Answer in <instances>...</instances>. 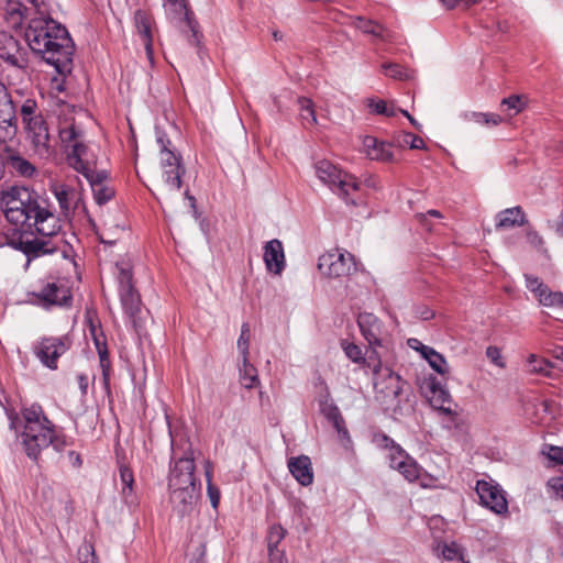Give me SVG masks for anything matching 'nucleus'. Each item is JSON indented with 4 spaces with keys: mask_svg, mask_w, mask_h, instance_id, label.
Returning a JSON list of instances; mask_svg holds the SVG:
<instances>
[{
    "mask_svg": "<svg viewBox=\"0 0 563 563\" xmlns=\"http://www.w3.org/2000/svg\"><path fill=\"white\" fill-rule=\"evenodd\" d=\"M475 489L484 507L496 515L505 516L508 514L506 493L498 484L482 479L477 481Z\"/></svg>",
    "mask_w": 563,
    "mask_h": 563,
    "instance_id": "15",
    "label": "nucleus"
},
{
    "mask_svg": "<svg viewBox=\"0 0 563 563\" xmlns=\"http://www.w3.org/2000/svg\"><path fill=\"white\" fill-rule=\"evenodd\" d=\"M285 529L282 526L275 525L271 527L268 532V552L272 550H278L277 545L278 543L284 539L285 537Z\"/></svg>",
    "mask_w": 563,
    "mask_h": 563,
    "instance_id": "48",
    "label": "nucleus"
},
{
    "mask_svg": "<svg viewBox=\"0 0 563 563\" xmlns=\"http://www.w3.org/2000/svg\"><path fill=\"white\" fill-rule=\"evenodd\" d=\"M429 402L442 416V424L449 430L463 433L465 422L457 413V405L453 401L450 391L435 378L430 380Z\"/></svg>",
    "mask_w": 563,
    "mask_h": 563,
    "instance_id": "9",
    "label": "nucleus"
},
{
    "mask_svg": "<svg viewBox=\"0 0 563 563\" xmlns=\"http://www.w3.org/2000/svg\"><path fill=\"white\" fill-rule=\"evenodd\" d=\"M433 316H434L433 311H431L430 309H427V308L420 312V318L423 320H429V319L433 318Z\"/></svg>",
    "mask_w": 563,
    "mask_h": 563,
    "instance_id": "62",
    "label": "nucleus"
},
{
    "mask_svg": "<svg viewBox=\"0 0 563 563\" xmlns=\"http://www.w3.org/2000/svg\"><path fill=\"white\" fill-rule=\"evenodd\" d=\"M156 142L159 147V166L162 169V179L164 194L177 192L183 185L185 167L181 163V156L173 151L170 141L161 131L156 132Z\"/></svg>",
    "mask_w": 563,
    "mask_h": 563,
    "instance_id": "7",
    "label": "nucleus"
},
{
    "mask_svg": "<svg viewBox=\"0 0 563 563\" xmlns=\"http://www.w3.org/2000/svg\"><path fill=\"white\" fill-rule=\"evenodd\" d=\"M33 152L41 158H48L53 154L47 124L44 118L24 125Z\"/></svg>",
    "mask_w": 563,
    "mask_h": 563,
    "instance_id": "17",
    "label": "nucleus"
},
{
    "mask_svg": "<svg viewBox=\"0 0 563 563\" xmlns=\"http://www.w3.org/2000/svg\"><path fill=\"white\" fill-rule=\"evenodd\" d=\"M263 261L268 273L282 275L286 266V258L283 243L273 239L264 244Z\"/></svg>",
    "mask_w": 563,
    "mask_h": 563,
    "instance_id": "19",
    "label": "nucleus"
},
{
    "mask_svg": "<svg viewBox=\"0 0 563 563\" xmlns=\"http://www.w3.org/2000/svg\"><path fill=\"white\" fill-rule=\"evenodd\" d=\"M400 111H401V113H402L405 117H407V118H408L409 122H410V123H411V124H412L417 130H420L421 124H420V123H419V122H418L413 117H411V115L408 113V111H406V110H400Z\"/></svg>",
    "mask_w": 563,
    "mask_h": 563,
    "instance_id": "59",
    "label": "nucleus"
},
{
    "mask_svg": "<svg viewBox=\"0 0 563 563\" xmlns=\"http://www.w3.org/2000/svg\"><path fill=\"white\" fill-rule=\"evenodd\" d=\"M90 334H91V338L93 340L95 338H98L99 335H101L103 333L95 324L90 323Z\"/></svg>",
    "mask_w": 563,
    "mask_h": 563,
    "instance_id": "63",
    "label": "nucleus"
},
{
    "mask_svg": "<svg viewBox=\"0 0 563 563\" xmlns=\"http://www.w3.org/2000/svg\"><path fill=\"white\" fill-rule=\"evenodd\" d=\"M16 130L15 109L11 110L9 118L2 117V111H0V142L5 143L12 140L16 134Z\"/></svg>",
    "mask_w": 563,
    "mask_h": 563,
    "instance_id": "33",
    "label": "nucleus"
},
{
    "mask_svg": "<svg viewBox=\"0 0 563 563\" xmlns=\"http://www.w3.org/2000/svg\"><path fill=\"white\" fill-rule=\"evenodd\" d=\"M211 476H212L211 465L208 462L206 465V477L208 481V494H209L212 506L216 508L219 504L220 496H219V490L211 485Z\"/></svg>",
    "mask_w": 563,
    "mask_h": 563,
    "instance_id": "52",
    "label": "nucleus"
},
{
    "mask_svg": "<svg viewBox=\"0 0 563 563\" xmlns=\"http://www.w3.org/2000/svg\"><path fill=\"white\" fill-rule=\"evenodd\" d=\"M30 301L33 305L49 308L52 306H67L71 300L70 291L63 285L47 283L38 290L29 294Z\"/></svg>",
    "mask_w": 563,
    "mask_h": 563,
    "instance_id": "16",
    "label": "nucleus"
},
{
    "mask_svg": "<svg viewBox=\"0 0 563 563\" xmlns=\"http://www.w3.org/2000/svg\"><path fill=\"white\" fill-rule=\"evenodd\" d=\"M318 269L325 277L342 278L356 272V263L351 253L334 249L319 257Z\"/></svg>",
    "mask_w": 563,
    "mask_h": 563,
    "instance_id": "12",
    "label": "nucleus"
},
{
    "mask_svg": "<svg viewBox=\"0 0 563 563\" xmlns=\"http://www.w3.org/2000/svg\"><path fill=\"white\" fill-rule=\"evenodd\" d=\"M200 484L195 477V462L191 455L176 459L168 476L169 499L179 515L192 510L198 498Z\"/></svg>",
    "mask_w": 563,
    "mask_h": 563,
    "instance_id": "4",
    "label": "nucleus"
},
{
    "mask_svg": "<svg viewBox=\"0 0 563 563\" xmlns=\"http://www.w3.org/2000/svg\"><path fill=\"white\" fill-rule=\"evenodd\" d=\"M500 106L506 108V110H512V114H517L525 109L526 103L520 96L514 95L503 99Z\"/></svg>",
    "mask_w": 563,
    "mask_h": 563,
    "instance_id": "49",
    "label": "nucleus"
},
{
    "mask_svg": "<svg viewBox=\"0 0 563 563\" xmlns=\"http://www.w3.org/2000/svg\"><path fill=\"white\" fill-rule=\"evenodd\" d=\"M34 229L32 230H22L18 234L12 235L8 243L15 250L21 251L26 257L27 261H32L40 256L51 254L55 252L56 247L52 244L49 238L41 235V238L34 236Z\"/></svg>",
    "mask_w": 563,
    "mask_h": 563,
    "instance_id": "13",
    "label": "nucleus"
},
{
    "mask_svg": "<svg viewBox=\"0 0 563 563\" xmlns=\"http://www.w3.org/2000/svg\"><path fill=\"white\" fill-rule=\"evenodd\" d=\"M163 7L170 22L177 23L186 21L187 24L192 27L186 0H164Z\"/></svg>",
    "mask_w": 563,
    "mask_h": 563,
    "instance_id": "30",
    "label": "nucleus"
},
{
    "mask_svg": "<svg viewBox=\"0 0 563 563\" xmlns=\"http://www.w3.org/2000/svg\"><path fill=\"white\" fill-rule=\"evenodd\" d=\"M68 455H69V459L73 461L74 465H77V466L81 465V459L78 453L70 451Z\"/></svg>",
    "mask_w": 563,
    "mask_h": 563,
    "instance_id": "61",
    "label": "nucleus"
},
{
    "mask_svg": "<svg viewBox=\"0 0 563 563\" xmlns=\"http://www.w3.org/2000/svg\"><path fill=\"white\" fill-rule=\"evenodd\" d=\"M269 563H288L284 553L279 550L269 551Z\"/></svg>",
    "mask_w": 563,
    "mask_h": 563,
    "instance_id": "56",
    "label": "nucleus"
},
{
    "mask_svg": "<svg viewBox=\"0 0 563 563\" xmlns=\"http://www.w3.org/2000/svg\"><path fill=\"white\" fill-rule=\"evenodd\" d=\"M409 345L417 350L428 362L430 367L438 374L444 376L449 373V365L443 355L438 353L433 347L420 343L417 339H410Z\"/></svg>",
    "mask_w": 563,
    "mask_h": 563,
    "instance_id": "23",
    "label": "nucleus"
},
{
    "mask_svg": "<svg viewBox=\"0 0 563 563\" xmlns=\"http://www.w3.org/2000/svg\"><path fill=\"white\" fill-rule=\"evenodd\" d=\"M299 118L303 126L318 124L314 104L311 99L306 97L298 98Z\"/></svg>",
    "mask_w": 563,
    "mask_h": 563,
    "instance_id": "32",
    "label": "nucleus"
},
{
    "mask_svg": "<svg viewBox=\"0 0 563 563\" xmlns=\"http://www.w3.org/2000/svg\"><path fill=\"white\" fill-rule=\"evenodd\" d=\"M357 324L362 335L371 346V352L376 351L375 347L383 346L386 336V330L383 322L371 312H362L357 317Z\"/></svg>",
    "mask_w": 563,
    "mask_h": 563,
    "instance_id": "18",
    "label": "nucleus"
},
{
    "mask_svg": "<svg viewBox=\"0 0 563 563\" xmlns=\"http://www.w3.org/2000/svg\"><path fill=\"white\" fill-rule=\"evenodd\" d=\"M446 9H454L460 5V0H440Z\"/></svg>",
    "mask_w": 563,
    "mask_h": 563,
    "instance_id": "60",
    "label": "nucleus"
},
{
    "mask_svg": "<svg viewBox=\"0 0 563 563\" xmlns=\"http://www.w3.org/2000/svg\"><path fill=\"white\" fill-rule=\"evenodd\" d=\"M540 305L543 307L550 308L555 312H563V294L560 291H551L549 287L545 288V291L539 294L537 298Z\"/></svg>",
    "mask_w": 563,
    "mask_h": 563,
    "instance_id": "34",
    "label": "nucleus"
},
{
    "mask_svg": "<svg viewBox=\"0 0 563 563\" xmlns=\"http://www.w3.org/2000/svg\"><path fill=\"white\" fill-rule=\"evenodd\" d=\"M20 113L24 125L43 118L34 99H26L21 106Z\"/></svg>",
    "mask_w": 563,
    "mask_h": 563,
    "instance_id": "40",
    "label": "nucleus"
},
{
    "mask_svg": "<svg viewBox=\"0 0 563 563\" xmlns=\"http://www.w3.org/2000/svg\"><path fill=\"white\" fill-rule=\"evenodd\" d=\"M80 563H98L95 549L91 544L85 543L78 550Z\"/></svg>",
    "mask_w": 563,
    "mask_h": 563,
    "instance_id": "50",
    "label": "nucleus"
},
{
    "mask_svg": "<svg viewBox=\"0 0 563 563\" xmlns=\"http://www.w3.org/2000/svg\"><path fill=\"white\" fill-rule=\"evenodd\" d=\"M30 48L58 74L70 71L74 43L66 27L48 16H36L30 21L25 32Z\"/></svg>",
    "mask_w": 563,
    "mask_h": 563,
    "instance_id": "2",
    "label": "nucleus"
},
{
    "mask_svg": "<svg viewBox=\"0 0 563 563\" xmlns=\"http://www.w3.org/2000/svg\"><path fill=\"white\" fill-rule=\"evenodd\" d=\"M0 205L5 219L22 230L34 229L38 235L54 236L62 228L53 202L27 187L2 191Z\"/></svg>",
    "mask_w": 563,
    "mask_h": 563,
    "instance_id": "1",
    "label": "nucleus"
},
{
    "mask_svg": "<svg viewBox=\"0 0 563 563\" xmlns=\"http://www.w3.org/2000/svg\"><path fill=\"white\" fill-rule=\"evenodd\" d=\"M342 349L345 355L353 362L357 364H363L367 366L368 356L365 357L362 349L355 343L342 342Z\"/></svg>",
    "mask_w": 563,
    "mask_h": 563,
    "instance_id": "41",
    "label": "nucleus"
},
{
    "mask_svg": "<svg viewBox=\"0 0 563 563\" xmlns=\"http://www.w3.org/2000/svg\"><path fill=\"white\" fill-rule=\"evenodd\" d=\"M382 68L384 70V74L393 79L407 80L411 78V71L407 68L401 67L398 64H384Z\"/></svg>",
    "mask_w": 563,
    "mask_h": 563,
    "instance_id": "43",
    "label": "nucleus"
},
{
    "mask_svg": "<svg viewBox=\"0 0 563 563\" xmlns=\"http://www.w3.org/2000/svg\"><path fill=\"white\" fill-rule=\"evenodd\" d=\"M88 180L95 201L102 206L114 197V189L107 184L108 174L106 170H96L85 176Z\"/></svg>",
    "mask_w": 563,
    "mask_h": 563,
    "instance_id": "20",
    "label": "nucleus"
},
{
    "mask_svg": "<svg viewBox=\"0 0 563 563\" xmlns=\"http://www.w3.org/2000/svg\"><path fill=\"white\" fill-rule=\"evenodd\" d=\"M486 355L496 366L504 368L505 362L503 361V356L500 350L496 346H489L486 350Z\"/></svg>",
    "mask_w": 563,
    "mask_h": 563,
    "instance_id": "55",
    "label": "nucleus"
},
{
    "mask_svg": "<svg viewBox=\"0 0 563 563\" xmlns=\"http://www.w3.org/2000/svg\"><path fill=\"white\" fill-rule=\"evenodd\" d=\"M353 24L357 30H360L366 34H371L382 41H385V42L393 41L391 32L389 30L385 29L383 25H380L372 20H366L361 16H357V18H355Z\"/></svg>",
    "mask_w": 563,
    "mask_h": 563,
    "instance_id": "31",
    "label": "nucleus"
},
{
    "mask_svg": "<svg viewBox=\"0 0 563 563\" xmlns=\"http://www.w3.org/2000/svg\"><path fill=\"white\" fill-rule=\"evenodd\" d=\"M21 422L23 430L19 439L23 451L32 460H37L48 446L62 452L69 444L63 431L46 417L38 404L22 409Z\"/></svg>",
    "mask_w": 563,
    "mask_h": 563,
    "instance_id": "3",
    "label": "nucleus"
},
{
    "mask_svg": "<svg viewBox=\"0 0 563 563\" xmlns=\"http://www.w3.org/2000/svg\"><path fill=\"white\" fill-rule=\"evenodd\" d=\"M288 470L300 485L309 486L312 484L313 470L309 456L300 455L289 459Z\"/></svg>",
    "mask_w": 563,
    "mask_h": 563,
    "instance_id": "26",
    "label": "nucleus"
},
{
    "mask_svg": "<svg viewBox=\"0 0 563 563\" xmlns=\"http://www.w3.org/2000/svg\"><path fill=\"white\" fill-rule=\"evenodd\" d=\"M542 453L547 455L550 461L556 464H563V449L553 445H545Z\"/></svg>",
    "mask_w": 563,
    "mask_h": 563,
    "instance_id": "53",
    "label": "nucleus"
},
{
    "mask_svg": "<svg viewBox=\"0 0 563 563\" xmlns=\"http://www.w3.org/2000/svg\"><path fill=\"white\" fill-rule=\"evenodd\" d=\"M401 143L409 145L413 150H421L426 146L424 141L412 133H404Z\"/></svg>",
    "mask_w": 563,
    "mask_h": 563,
    "instance_id": "54",
    "label": "nucleus"
},
{
    "mask_svg": "<svg viewBox=\"0 0 563 563\" xmlns=\"http://www.w3.org/2000/svg\"><path fill=\"white\" fill-rule=\"evenodd\" d=\"M317 177L327 185L335 195L345 200L346 203L356 205V195L361 185L354 176L340 169L336 165L327 159L316 163Z\"/></svg>",
    "mask_w": 563,
    "mask_h": 563,
    "instance_id": "6",
    "label": "nucleus"
},
{
    "mask_svg": "<svg viewBox=\"0 0 563 563\" xmlns=\"http://www.w3.org/2000/svg\"><path fill=\"white\" fill-rule=\"evenodd\" d=\"M12 109H15L12 98L5 85L0 82V111H2V117L9 118Z\"/></svg>",
    "mask_w": 563,
    "mask_h": 563,
    "instance_id": "47",
    "label": "nucleus"
},
{
    "mask_svg": "<svg viewBox=\"0 0 563 563\" xmlns=\"http://www.w3.org/2000/svg\"><path fill=\"white\" fill-rule=\"evenodd\" d=\"M320 412L332 423L342 439L350 441L349 431L345 427V421L340 412L338 406L330 399V394H327L319 400Z\"/></svg>",
    "mask_w": 563,
    "mask_h": 563,
    "instance_id": "22",
    "label": "nucleus"
},
{
    "mask_svg": "<svg viewBox=\"0 0 563 563\" xmlns=\"http://www.w3.org/2000/svg\"><path fill=\"white\" fill-rule=\"evenodd\" d=\"M438 551L446 561L468 563V561L465 560L464 549L456 542L439 544Z\"/></svg>",
    "mask_w": 563,
    "mask_h": 563,
    "instance_id": "36",
    "label": "nucleus"
},
{
    "mask_svg": "<svg viewBox=\"0 0 563 563\" xmlns=\"http://www.w3.org/2000/svg\"><path fill=\"white\" fill-rule=\"evenodd\" d=\"M115 268L121 305L126 314L134 317L141 310V298L133 284L132 262L124 257L117 262Z\"/></svg>",
    "mask_w": 563,
    "mask_h": 563,
    "instance_id": "11",
    "label": "nucleus"
},
{
    "mask_svg": "<svg viewBox=\"0 0 563 563\" xmlns=\"http://www.w3.org/2000/svg\"><path fill=\"white\" fill-rule=\"evenodd\" d=\"M51 190L65 216H68L71 210L77 208L79 195L75 188L65 184L54 183L51 185Z\"/></svg>",
    "mask_w": 563,
    "mask_h": 563,
    "instance_id": "24",
    "label": "nucleus"
},
{
    "mask_svg": "<svg viewBox=\"0 0 563 563\" xmlns=\"http://www.w3.org/2000/svg\"><path fill=\"white\" fill-rule=\"evenodd\" d=\"M528 372L533 374H542L551 376L550 369L553 364L545 358L539 357L536 354H530L527 361Z\"/></svg>",
    "mask_w": 563,
    "mask_h": 563,
    "instance_id": "39",
    "label": "nucleus"
},
{
    "mask_svg": "<svg viewBox=\"0 0 563 563\" xmlns=\"http://www.w3.org/2000/svg\"><path fill=\"white\" fill-rule=\"evenodd\" d=\"M367 107L371 109L372 112L376 114H382L386 117H394L396 114V109L393 104H387L386 101L380 99H367Z\"/></svg>",
    "mask_w": 563,
    "mask_h": 563,
    "instance_id": "44",
    "label": "nucleus"
},
{
    "mask_svg": "<svg viewBox=\"0 0 563 563\" xmlns=\"http://www.w3.org/2000/svg\"><path fill=\"white\" fill-rule=\"evenodd\" d=\"M528 222L526 213L520 206L507 208L496 214V229H510L525 225Z\"/></svg>",
    "mask_w": 563,
    "mask_h": 563,
    "instance_id": "29",
    "label": "nucleus"
},
{
    "mask_svg": "<svg viewBox=\"0 0 563 563\" xmlns=\"http://www.w3.org/2000/svg\"><path fill=\"white\" fill-rule=\"evenodd\" d=\"M377 446L387 451L389 466L397 470L408 482L420 478L422 468L398 443L386 434H377L374 439Z\"/></svg>",
    "mask_w": 563,
    "mask_h": 563,
    "instance_id": "10",
    "label": "nucleus"
},
{
    "mask_svg": "<svg viewBox=\"0 0 563 563\" xmlns=\"http://www.w3.org/2000/svg\"><path fill=\"white\" fill-rule=\"evenodd\" d=\"M526 286L531 292H533L536 298L539 297V294L545 291V288L548 287L542 282H540L538 277L530 275H526Z\"/></svg>",
    "mask_w": 563,
    "mask_h": 563,
    "instance_id": "51",
    "label": "nucleus"
},
{
    "mask_svg": "<svg viewBox=\"0 0 563 563\" xmlns=\"http://www.w3.org/2000/svg\"><path fill=\"white\" fill-rule=\"evenodd\" d=\"M20 419L18 417L10 416V427L11 429H16L18 422Z\"/></svg>",
    "mask_w": 563,
    "mask_h": 563,
    "instance_id": "64",
    "label": "nucleus"
},
{
    "mask_svg": "<svg viewBox=\"0 0 563 563\" xmlns=\"http://www.w3.org/2000/svg\"><path fill=\"white\" fill-rule=\"evenodd\" d=\"M551 355L563 363V346H555L551 350Z\"/></svg>",
    "mask_w": 563,
    "mask_h": 563,
    "instance_id": "58",
    "label": "nucleus"
},
{
    "mask_svg": "<svg viewBox=\"0 0 563 563\" xmlns=\"http://www.w3.org/2000/svg\"><path fill=\"white\" fill-rule=\"evenodd\" d=\"M362 144L364 153L371 159L380 162H391L394 158L391 145L389 143L379 141L375 136H364Z\"/></svg>",
    "mask_w": 563,
    "mask_h": 563,
    "instance_id": "25",
    "label": "nucleus"
},
{
    "mask_svg": "<svg viewBox=\"0 0 563 563\" xmlns=\"http://www.w3.org/2000/svg\"><path fill=\"white\" fill-rule=\"evenodd\" d=\"M240 379L243 387L252 389L260 380L256 368L249 362V358L242 360L240 366Z\"/></svg>",
    "mask_w": 563,
    "mask_h": 563,
    "instance_id": "35",
    "label": "nucleus"
},
{
    "mask_svg": "<svg viewBox=\"0 0 563 563\" xmlns=\"http://www.w3.org/2000/svg\"><path fill=\"white\" fill-rule=\"evenodd\" d=\"M59 137L69 153L67 162L75 170L87 176L96 172V154L86 142L84 130L76 123H65L59 129Z\"/></svg>",
    "mask_w": 563,
    "mask_h": 563,
    "instance_id": "5",
    "label": "nucleus"
},
{
    "mask_svg": "<svg viewBox=\"0 0 563 563\" xmlns=\"http://www.w3.org/2000/svg\"><path fill=\"white\" fill-rule=\"evenodd\" d=\"M367 367L373 372L374 389L384 401H393L402 393L405 382L389 367L382 366L377 351L368 354Z\"/></svg>",
    "mask_w": 563,
    "mask_h": 563,
    "instance_id": "8",
    "label": "nucleus"
},
{
    "mask_svg": "<svg viewBox=\"0 0 563 563\" xmlns=\"http://www.w3.org/2000/svg\"><path fill=\"white\" fill-rule=\"evenodd\" d=\"M0 58L18 68L25 66L19 42L5 32H0Z\"/></svg>",
    "mask_w": 563,
    "mask_h": 563,
    "instance_id": "21",
    "label": "nucleus"
},
{
    "mask_svg": "<svg viewBox=\"0 0 563 563\" xmlns=\"http://www.w3.org/2000/svg\"><path fill=\"white\" fill-rule=\"evenodd\" d=\"M71 346V340L67 335L45 336L34 345V354L38 361L49 369L57 368V360Z\"/></svg>",
    "mask_w": 563,
    "mask_h": 563,
    "instance_id": "14",
    "label": "nucleus"
},
{
    "mask_svg": "<svg viewBox=\"0 0 563 563\" xmlns=\"http://www.w3.org/2000/svg\"><path fill=\"white\" fill-rule=\"evenodd\" d=\"M526 241L534 250L547 253L545 242L543 236L532 228L526 230Z\"/></svg>",
    "mask_w": 563,
    "mask_h": 563,
    "instance_id": "46",
    "label": "nucleus"
},
{
    "mask_svg": "<svg viewBox=\"0 0 563 563\" xmlns=\"http://www.w3.org/2000/svg\"><path fill=\"white\" fill-rule=\"evenodd\" d=\"M549 486L563 499V478H552Z\"/></svg>",
    "mask_w": 563,
    "mask_h": 563,
    "instance_id": "57",
    "label": "nucleus"
},
{
    "mask_svg": "<svg viewBox=\"0 0 563 563\" xmlns=\"http://www.w3.org/2000/svg\"><path fill=\"white\" fill-rule=\"evenodd\" d=\"M135 27L144 44L148 60L153 62L152 18L145 11L137 10L134 15Z\"/></svg>",
    "mask_w": 563,
    "mask_h": 563,
    "instance_id": "27",
    "label": "nucleus"
},
{
    "mask_svg": "<svg viewBox=\"0 0 563 563\" xmlns=\"http://www.w3.org/2000/svg\"><path fill=\"white\" fill-rule=\"evenodd\" d=\"M93 343L99 355L100 367L102 369L103 378L107 382L109 379L110 373V361L103 334L99 335L98 338H95Z\"/></svg>",
    "mask_w": 563,
    "mask_h": 563,
    "instance_id": "38",
    "label": "nucleus"
},
{
    "mask_svg": "<svg viewBox=\"0 0 563 563\" xmlns=\"http://www.w3.org/2000/svg\"><path fill=\"white\" fill-rule=\"evenodd\" d=\"M119 475L121 481L120 494L123 503L130 508L136 507L139 501L134 490L135 482L132 470L125 464H120Z\"/></svg>",
    "mask_w": 563,
    "mask_h": 563,
    "instance_id": "28",
    "label": "nucleus"
},
{
    "mask_svg": "<svg viewBox=\"0 0 563 563\" xmlns=\"http://www.w3.org/2000/svg\"><path fill=\"white\" fill-rule=\"evenodd\" d=\"M466 118L481 125H498L503 121L499 114L489 112H472Z\"/></svg>",
    "mask_w": 563,
    "mask_h": 563,
    "instance_id": "42",
    "label": "nucleus"
},
{
    "mask_svg": "<svg viewBox=\"0 0 563 563\" xmlns=\"http://www.w3.org/2000/svg\"><path fill=\"white\" fill-rule=\"evenodd\" d=\"M250 338V325L249 323H243L241 327L240 336L236 342V346L242 356V360L249 358Z\"/></svg>",
    "mask_w": 563,
    "mask_h": 563,
    "instance_id": "45",
    "label": "nucleus"
},
{
    "mask_svg": "<svg viewBox=\"0 0 563 563\" xmlns=\"http://www.w3.org/2000/svg\"><path fill=\"white\" fill-rule=\"evenodd\" d=\"M9 166L12 168L14 173L22 177H33L36 173V168L33 164H31L27 159L13 155L9 158Z\"/></svg>",
    "mask_w": 563,
    "mask_h": 563,
    "instance_id": "37",
    "label": "nucleus"
}]
</instances>
